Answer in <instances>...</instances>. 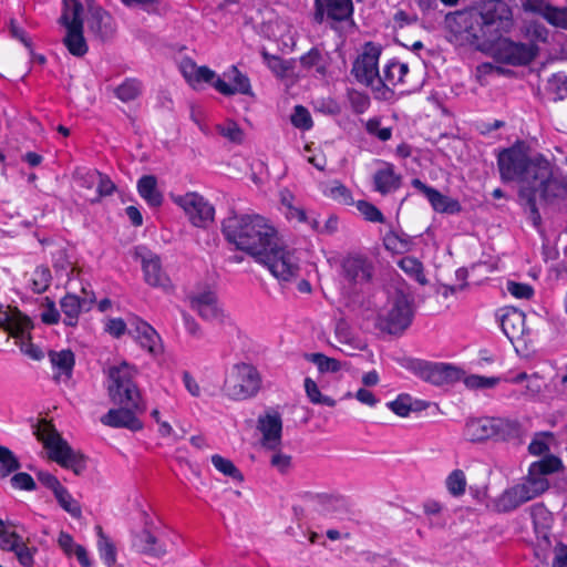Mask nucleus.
<instances>
[{
    "label": "nucleus",
    "instance_id": "obj_34",
    "mask_svg": "<svg viewBox=\"0 0 567 567\" xmlns=\"http://www.w3.org/2000/svg\"><path fill=\"white\" fill-rule=\"evenodd\" d=\"M84 181L85 185H83L84 190L82 196L91 203L99 202L102 197L111 195L115 189V185L112 179H97L95 189H93L94 179Z\"/></svg>",
    "mask_w": 567,
    "mask_h": 567
},
{
    "label": "nucleus",
    "instance_id": "obj_33",
    "mask_svg": "<svg viewBox=\"0 0 567 567\" xmlns=\"http://www.w3.org/2000/svg\"><path fill=\"white\" fill-rule=\"evenodd\" d=\"M49 358L53 368L59 370V375H55V379L61 375H64L66 379L72 377L75 358L74 353L70 349H64L61 351L52 350L49 352Z\"/></svg>",
    "mask_w": 567,
    "mask_h": 567
},
{
    "label": "nucleus",
    "instance_id": "obj_8",
    "mask_svg": "<svg viewBox=\"0 0 567 567\" xmlns=\"http://www.w3.org/2000/svg\"><path fill=\"white\" fill-rule=\"evenodd\" d=\"M257 261L267 266L270 272L281 281L296 279L300 272L295 252L284 247L279 239L276 241V247L268 248Z\"/></svg>",
    "mask_w": 567,
    "mask_h": 567
},
{
    "label": "nucleus",
    "instance_id": "obj_20",
    "mask_svg": "<svg viewBox=\"0 0 567 567\" xmlns=\"http://www.w3.org/2000/svg\"><path fill=\"white\" fill-rule=\"evenodd\" d=\"M224 75L228 78L229 83L217 78L213 83L216 91L226 96L237 93L246 95L251 94V86L248 76L241 73L236 66H231V69Z\"/></svg>",
    "mask_w": 567,
    "mask_h": 567
},
{
    "label": "nucleus",
    "instance_id": "obj_29",
    "mask_svg": "<svg viewBox=\"0 0 567 567\" xmlns=\"http://www.w3.org/2000/svg\"><path fill=\"white\" fill-rule=\"evenodd\" d=\"M65 29L66 34L63 38V43L66 47L70 54L78 58H81L84 54H86L89 47L83 35V27H80L78 24Z\"/></svg>",
    "mask_w": 567,
    "mask_h": 567
},
{
    "label": "nucleus",
    "instance_id": "obj_4",
    "mask_svg": "<svg viewBox=\"0 0 567 567\" xmlns=\"http://www.w3.org/2000/svg\"><path fill=\"white\" fill-rule=\"evenodd\" d=\"M501 177H566L567 171L525 142L518 141L497 156Z\"/></svg>",
    "mask_w": 567,
    "mask_h": 567
},
{
    "label": "nucleus",
    "instance_id": "obj_16",
    "mask_svg": "<svg viewBox=\"0 0 567 567\" xmlns=\"http://www.w3.org/2000/svg\"><path fill=\"white\" fill-rule=\"evenodd\" d=\"M87 28L99 40L107 41L116 32L114 18L97 4H89Z\"/></svg>",
    "mask_w": 567,
    "mask_h": 567
},
{
    "label": "nucleus",
    "instance_id": "obj_54",
    "mask_svg": "<svg viewBox=\"0 0 567 567\" xmlns=\"http://www.w3.org/2000/svg\"><path fill=\"white\" fill-rule=\"evenodd\" d=\"M291 123L295 127L300 130H309L313 124L309 111L302 105L295 106Z\"/></svg>",
    "mask_w": 567,
    "mask_h": 567
},
{
    "label": "nucleus",
    "instance_id": "obj_45",
    "mask_svg": "<svg viewBox=\"0 0 567 567\" xmlns=\"http://www.w3.org/2000/svg\"><path fill=\"white\" fill-rule=\"evenodd\" d=\"M347 96L351 110L354 114L359 115L365 113L371 105L370 96L367 93L360 92L355 89L348 90Z\"/></svg>",
    "mask_w": 567,
    "mask_h": 567
},
{
    "label": "nucleus",
    "instance_id": "obj_63",
    "mask_svg": "<svg viewBox=\"0 0 567 567\" xmlns=\"http://www.w3.org/2000/svg\"><path fill=\"white\" fill-rule=\"evenodd\" d=\"M507 290L511 295L519 299H529L534 293L532 286L515 281L507 282Z\"/></svg>",
    "mask_w": 567,
    "mask_h": 567
},
{
    "label": "nucleus",
    "instance_id": "obj_48",
    "mask_svg": "<svg viewBox=\"0 0 567 567\" xmlns=\"http://www.w3.org/2000/svg\"><path fill=\"white\" fill-rule=\"evenodd\" d=\"M365 132L381 142H386L392 137V127H382L381 117L374 116L364 122Z\"/></svg>",
    "mask_w": 567,
    "mask_h": 567
},
{
    "label": "nucleus",
    "instance_id": "obj_43",
    "mask_svg": "<svg viewBox=\"0 0 567 567\" xmlns=\"http://www.w3.org/2000/svg\"><path fill=\"white\" fill-rule=\"evenodd\" d=\"M300 64L306 69L316 68V71L321 75H324L327 72V65L323 63L322 52L318 48H312L301 55Z\"/></svg>",
    "mask_w": 567,
    "mask_h": 567
},
{
    "label": "nucleus",
    "instance_id": "obj_41",
    "mask_svg": "<svg viewBox=\"0 0 567 567\" xmlns=\"http://www.w3.org/2000/svg\"><path fill=\"white\" fill-rule=\"evenodd\" d=\"M336 337L340 346H351L352 348H367V343L355 338L348 323L340 320L336 326Z\"/></svg>",
    "mask_w": 567,
    "mask_h": 567
},
{
    "label": "nucleus",
    "instance_id": "obj_42",
    "mask_svg": "<svg viewBox=\"0 0 567 567\" xmlns=\"http://www.w3.org/2000/svg\"><path fill=\"white\" fill-rule=\"evenodd\" d=\"M20 467L21 464L13 452L0 445V476L4 478L11 473L17 472Z\"/></svg>",
    "mask_w": 567,
    "mask_h": 567
},
{
    "label": "nucleus",
    "instance_id": "obj_56",
    "mask_svg": "<svg viewBox=\"0 0 567 567\" xmlns=\"http://www.w3.org/2000/svg\"><path fill=\"white\" fill-rule=\"evenodd\" d=\"M270 451L272 452L270 460H269L270 465L274 468H276L279 473L286 474L290 470L291 464H292L291 456L282 453L280 451V449L270 450Z\"/></svg>",
    "mask_w": 567,
    "mask_h": 567
},
{
    "label": "nucleus",
    "instance_id": "obj_39",
    "mask_svg": "<svg viewBox=\"0 0 567 567\" xmlns=\"http://www.w3.org/2000/svg\"><path fill=\"white\" fill-rule=\"evenodd\" d=\"M141 92L142 83L136 79H126L114 90L115 96L123 102L135 100Z\"/></svg>",
    "mask_w": 567,
    "mask_h": 567
},
{
    "label": "nucleus",
    "instance_id": "obj_52",
    "mask_svg": "<svg viewBox=\"0 0 567 567\" xmlns=\"http://www.w3.org/2000/svg\"><path fill=\"white\" fill-rule=\"evenodd\" d=\"M498 383L499 378L497 377H482L472 374L464 379V384L471 390L492 389Z\"/></svg>",
    "mask_w": 567,
    "mask_h": 567
},
{
    "label": "nucleus",
    "instance_id": "obj_62",
    "mask_svg": "<svg viewBox=\"0 0 567 567\" xmlns=\"http://www.w3.org/2000/svg\"><path fill=\"white\" fill-rule=\"evenodd\" d=\"M10 482L11 485L18 489L34 491L37 488V484L32 476L24 472L16 473L11 477Z\"/></svg>",
    "mask_w": 567,
    "mask_h": 567
},
{
    "label": "nucleus",
    "instance_id": "obj_28",
    "mask_svg": "<svg viewBox=\"0 0 567 567\" xmlns=\"http://www.w3.org/2000/svg\"><path fill=\"white\" fill-rule=\"evenodd\" d=\"M464 434L471 442L494 439L493 417L473 419L467 421Z\"/></svg>",
    "mask_w": 567,
    "mask_h": 567
},
{
    "label": "nucleus",
    "instance_id": "obj_46",
    "mask_svg": "<svg viewBox=\"0 0 567 567\" xmlns=\"http://www.w3.org/2000/svg\"><path fill=\"white\" fill-rule=\"evenodd\" d=\"M563 466L560 458L555 455H547L540 461L532 463V472L544 476L558 472Z\"/></svg>",
    "mask_w": 567,
    "mask_h": 567
},
{
    "label": "nucleus",
    "instance_id": "obj_26",
    "mask_svg": "<svg viewBox=\"0 0 567 567\" xmlns=\"http://www.w3.org/2000/svg\"><path fill=\"white\" fill-rule=\"evenodd\" d=\"M527 494L528 492L524 489V486L517 484L504 491L503 494L498 496V498L495 501V508L498 513L512 512L519 507L522 504L530 501Z\"/></svg>",
    "mask_w": 567,
    "mask_h": 567
},
{
    "label": "nucleus",
    "instance_id": "obj_44",
    "mask_svg": "<svg viewBox=\"0 0 567 567\" xmlns=\"http://www.w3.org/2000/svg\"><path fill=\"white\" fill-rule=\"evenodd\" d=\"M52 276L48 267L39 266L32 272L31 289L34 293L44 292L51 284Z\"/></svg>",
    "mask_w": 567,
    "mask_h": 567
},
{
    "label": "nucleus",
    "instance_id": "obj_60",
    "mask_svg": "<svg viewBox=\"0 0 567 567\" xmlns=\"http://www.w3.org/2000/svg\"><path fill=\"white\" fill-rule=\"evenodd\" d=\"M358 210L364 216V218L372 223H383L384 217L383 214L374 205L365 202L358 200L357 203Z\"/></svg>",
    "mask_w": 567,
    "mask_h": 567
},
{
    "label": "nucleus",
    "instance_id": "obj_6",
    "mask_svg": "<svg viewBox=\"0 0 567 567\" xmlns=\"http://www.w3.org/2000/svg\"><path fill=\"white\" fill-rule=\"evenodd\" d=\"M39 440L50 451L49 457L64 468H70L74 474L81 475L85 467V456L74 451L60 435L52 424L44 423L38 432Z\"/></svg>",
    "mask_w": 567,
    "mask_h": 567
},
{
    "label": "nucleus",
    "instance_id": "obj_40",
    "mask_svg": "<svg viewBox=\"0 0 567 567\" xmlns=\"http://www.w3.org/2000/svg\"><path fill=\"white\" fill-rule=\"evenodd\" d=\"M54 496L59 505L71 516H73L74 518L81 517L82 509L79 502L72 497V495L64 486L55 491Z\"/></svg>",
    "mask_w": 567,
    "mask_h": 567
},
{
    "label": "nucleus",
    "instance_id": "obj_5",
    "mask_svg": "<svg viewBox=\"0 0 567 567\" xmlns=\"http://www.w3.org/2000/svg\"><path fill=\"white\" fill-rule=\"evenodd\" d=\"M519 204L533 225L542 233L537 203L567 213L566 179H520Z\"/></svg>",
    "mask_w": 567,
    "mask_h": 567
},
{
    "label": "nucleus",
    "instance_id": "obj_59",
    "mask_svg": "<svg viewBox=\"0 0 567 567\" xmlns=\"http://www.w3.org/2000/svg\"><path fill=\"white\" fill-rule=\"evenodd\" d=\"M218 132L221 136L226 137L233 143H241L244 140V132L235 122H227L218 126Z\"/></svg>",
    "mask_w": 567,
    "mask_h": 567
},
{
    "label": "nucleus",
    "instance_id": "obj_12",
    "mask_svg": "<svg viewBox=\"0 0 567 567\" xmlns=\"http://www.w3.org/2000/svg\"><path fill=\"white\" fill-rule=\"evenodd\" d=\"M409 65L395 59L390 60L383 68L382 78L373 87L374 99L380 101H389L393 97L394 91L391 86L405 83V76L409 73Z\"/></svg>",
    "mask_w": 567,
    "mask_h": 567
},
{
    "label": "nucleus",
    "instance_id": "obj_47",
    "mask_svg": "<svg viewBox=\"0 0 567 567\" xmlns=\"http://www.w3.org/2000/svg\"><path fill=\"white\" fill-rule=\"evenodd\" d=\"M212 463L216 467V470L223 473L224 475L229 476L238 482L244 481L243 474L230 460L225 458L218 454H215L212 456Z\"/></svg>",
    "mask_w": 567,
    "mask_h": 567
},
{
    "label": "nucleus",
    "instance_id": "obj_38",
    "mask_svg": "<svg viewBox=\"0 0 567 567\" xmlns=\"http://www.w3.org/2000/svg\"><path fill=\"white\" fill-rule=\"evenodd\" d=\"M97 547L101 558L107 567H113L116 563V548L111 539L103 533L102 527H97Z\"/></svg>",
    "mask_w": 567,
    "mask_h": 567
},
{
    "label": "nucleus",
    "instance_id": "obj_1",
    "mask_svg": "<svg viewBox=\"0 0 567 567\" xmlns=\"http://www.w3.org/2000/svg\"><path fill=\"white\" fill-rule=\"evenodd\" d=\"M466 39L482 49L493 51L495 58L511 65H526L537 55L534 43L514 42L504 38L513 27L509 6L503 0H487L465 19Z\"/></svg>",
    "mask_w": 567,
    "mask_h": 567
},
{
    "label": "nucleus",
    "instance_id": "obj_64",
    "mask_svg": "<svg viewBox=\"0 0 567 567\" xmlns=\"http://www.w3.org/2000/svg\"><path fill=\"white\" fill-rule=\"evenodd\" d=\"M41 319L47 324H55L60 320V312L55 303L50 298H45V309L41 313Z\"/></svg>",
    "mask_w": 567,
    "mask_h": 567
},
{
    "label": "nucleus",
    "instance_id": "obj_25",
    "mask_svg": "<svg viewBox=\"0 0 567 567\" xmlns=\"http://www.w3.org/2000/svg\"><path fill=\"white\" fill-rule=\"evenodd\" d=\"M190 307L198 312L204 320H214L220 317L217 306V297L213 291H204L189 297Z\"/></svg>",
    "mask_w": 567,
    "mask_h": 567
},
{
    "label": "nucleus",
    "instance_id": "obj_55",
    "mask_svg": "<svg viewBox=\"0 0 567 567\" xmlns=\"http://www.w3.org/2000/svg\"><path fill=\"white\" fill-rule=\"evenodd\" d=\"M388 406L396 415L405 417L412 411V399L409 394H401L396 400L389 402Z\"/></svg>",
    "mask_w": 567,
    "mask_h": 567
},
{
    "label": "nucleus",
    "instance_id": "obj_36",
    "mask_svg": "<svg viewBox=\"0 0 567 567\" xmlns=\"http://www.w3.org/2000/svg\"><path fill=\"white\" fill-rule=\"evenodd\" d=\"M524 489L528 492V496L530 499L537 497L548 489L549 483L548 480L542 475L532 472V467L529 466L528 475L523 483Z\"/></svg>",
    "mask_w": 567,
    "mask_h": 567
},
{
    "label": "nucleus",
    "instance_id": "obj_35",
    "mask_svg": "<svg viewBox=\"0 0 567 567\" xmlns=\"http://www.w3.org/2000/svg\"><path fill=\"white\" fill-rule=\"evenodd\" d=\"M83 6L79 0H63V12L59 19L64 28L72 25L83 27L82 20Z\"/></svg>",
    "mask_w": 567,
    "mask_h": 567
},
{
    "label": "nucleus",
    "instance_id": "obj_57",
    "mask_svg": "<svg viewBox=\"0 0 567 567\" xmlns=\"http://www.w3.org/2000/svg\"><path fill=\"white\" fill-rule=\"evenodd\" d=\"M324 194L337 200L338 203L351 205L353 204V198L351 192L342 184L338 183L336 186L324 189Z\"/></svg>",
    "mask_w": 567,
    "mask_h": 567
},
{
    "label": "nucleus",
    "instance_id": "obj_2",
    "mask_svg": "<svg viewBox=\"0 0 567 567\" xmlns=\"http://www.w3.org/2000/svg\"><path fill=\"white\" fill-rule=\"evenodd\" d=\"M136 370L122 362L117 367L110 368L109 394L117 409H111L101 417V423L111 427H124L136 432L143 429V422L138 419L145 412L140 391L133 381Z\"/></svg>",
    "mask_w": 567,
    "mask_h": 567
},
{
    "label": "nucleus",
    "instance_id": "obj_3",
    "mask_svg": "<svg viewBox=\"0 0 567 567\" xmlns=\"http://www.w3.org/2000/svg\"><path fill=\"white\" fill-rule=\"evenodd\" d=\"M223 233L237 249L246 251L256 260L279 239L276 229L256 216H231L223 224Z\"/></svg>",
    "mask_w": 567,
    "mask_h": 567
},
{
    "label": "nucleus",
    "instance_id": "obj_51",
    "mask_svg": "<svg viewBox=\"0 0 567 567\" xmlns=\"http://www.w3.org/2000/svg\"><path fill=\"white\" fill-rule=\"evenodd\" d=\"M306 358L316 363L320 372H338L341 369V364L338 360L322 353H310L307 354Z\"/></svg>",
    "mask_w": 567,
    "mask_h": 567
},
{
    "label": "nucleus",
    "instance_id": "obj_30",
    "mask_svg": "<svg viewBox=\"0 0 567 567\" xmlns=\"http://www.w3.org/2000/svg\"><path fill=\"white\" fill-rule=\"evenodd\" d=\"M133 545L141 553L154 558H159L166 553V549L158 545L157 538L147 529H144L135 535Z\"/></svg>",
    "mask_w": 567,
    "mask_h": 567
},
{
    "label": "nucleus",
    "instance_id": "obj_17",
    "mask_svg": "<svg viewBox=\"0 0 567 567\" xmlns=\"http://www.w3.org/2000/svg\"><path fill=\"white\" fill-rule=\"evenodd\" d=\"M353 13L351 0H315L313 21L321 24L324 16L334 21H346Z\"/></svg>",
    "mask_w": 567,
    "mask_h": 567
},
{
    "label": "nucleus",
    "instance_id": "obj_50",
    "mask_svg": "<svg viewBox=\"0 0 567 567\" xmlns=\"http://www.w3.org/2000/svg\"><path fill=\"white\" fill-rule=\"evenodd\" d=\"M262 60L269 70L278 78H285L287 75L290 65L280 56L272 55L266 50L261 52Z\"/></svg>",
    "mask_w": 567,
    "mask_h": 567
},
{
    "label": "nucleus",
    "instance_id": "obj_14",
    "mask_svg": "<svg viewBox=\"0 0 567 567\" xmlns=\"http://www.w3.org/2000/svg\"><path fill=\"white\" fill-rule=\"evenodd\" d=\"M257 429L261 433L260 445L266 450H278L282 444V419L279 412L268 410L259 415Z\"/></svg>",
    "mask_w": 567,
    "mask_h": 567
},
{
    "label": "nucleus",
    "instance_id": "obj_49",
    "mask_svg": "<svg viewBox=\"0 0 567 567\" xmlns=\"http://www.w3.org/2000/svg\"><path fill=\"white\" fill-rule=\"evenodd\" d=\"M447 491L453 496H461L466 489V477L462 470H454L450 473L445 481Z\"/></svg>",
    "mask_w": 567,
    "mask_h": 567
},
{
    "label": "nucleus",
    "instance_id": "obj_18",
    "mask_svg": "<svg viewBox=\"0 0 567 567\" xmlns=\"http://www.w3.org/2000/svg\"><path fill=\"white\" fill-rule=\"evenodd\" d=\"M82 292L85 295L83 298L73 293H68L61 299L60 307L64 316V324L75 327L78 324L80 313L82 311L90 310L91 306L95 302V296L93 292L87 293L85 288L82 289Z\"/></svg>",
    "mask_w": 567,
    "mask_h": 567
},
{
    "label": "nucleus",
    "instance_id": "obj_27",
    "mask_svg": "<svg viewBox=\"0 0 567 567\" xmlns=\"http://www.w3.org/2000/svg\"><path fill=\"white\" fill-rule=\"evenodd\" d=\"M0 327L14 338H23L24 333L32 328V322L18 311L12 315L3 312L0 313Z\"/></svg>",
    "mask_w": 567,
    "mask_h": 567
},
{
    "label": "nucleus",
    "instance_id": "obj_19",
    "mask_svg": "<svg viewBox=\"0 0 567 567\" xmlns=\"http://www.w3.org/2000/svg\"><path fill=\"white\" fill-rule=\"evenodd\" d=\"M413 186L425 195L436 213L455 215L462 212V206L457 199L443 195L439 190L423 184L421 179H413Z\"/></svg>",
    "mask_w": 567,
    "mask_h": 567
},
{
    "label": "nucleus",
    "instance_id": "obj_61",
    "mask_svg": "<svg viewBox=\"0 0 567 567\" xmlns=\"http://www.w3.org/2000/svg\"><path fill=\"white\" fill-rule=\"evenodd\" d=\"M548 89L563 99L567 94V75L564 73L553 74L548 79Z\"/></svg>",
    "mask_w": 567,
    "mask_h": 567
},
{
    "label": "nucleus",
    "instance_id": "obj_9",
    "mask_svg": "<svg viewBox=\"0 0 567 567\" xmlns=\"http://www.w3.org/2000/svg\"><path fill=\"white\" fill-rule=\"evenodd\" d=\"M413 310L410 298L403 292H396L390 309L378 316L377 327L389 334H401L412 322Z\"/></svg>",
    "mask_w": 567,
    "mask_h": 567
},
{
    "label": "nucleus",
    "instance_id": "obj_53",
    "mask_svg": "<svg viewBox=\"0 0 567 567\" xmlns=\"http://www.w3.org/2000/svg\"><path fill=\"white\" fill-rule=\"evenodd\" d=\"M553 543L550 540V534L536 536V543L534 546L535 556L542 561L546 563L549 554L554 553Z\"/></svg>",
    "mask_w": 567,
    "mask_h": 567
},
{
    "label": "nucleus",
    "instance_id": "obj_22",
    "mask_svg": "<svg viewBox=\"0 0 567 567\" xmlns=\"http://www.w3.org/2000/svg\"><path fill=\"white\" fill-rule=\"evenodd\" d=\"M501 327L503 332L506 334L511 342H526V327L524 312L514 308L505 309L504 313L501 316Z\"/></svg>",
    "mask_w": 567,
    "mask_h": 567
},
{
    "label": "nucleus",
    "instance_id": "obj_13",
    "mask_svg": "<svg viewBox=\"0 0 567 567\" xmlns=\"http://www.w3.org/2000/svg\"><path fill=\"white\" fill-rule=\"evenodd\" d=\"M175 204L184 209L192 224L196 227H204L214 218V208L196 193L185 195H172Z\"/></svg>",
    "mask_w": 567,
    "mask_h": 567
},
{
    "label": "nucleus",
    "instance_id": "obj_23",
    "mask_svg": "<svg viewBox=\"0 0 567 567\" xmlns=\"http://www.w3.org/2000/svg\"><path fill=\"white\" fill-rule=\"evenodd\" d=\"M494 440L520 444L525 430L520 422L509 417H493Z\"/></svg>",
    "mask_w": 567,
    "mask_h": 567
},
{
    "label": "nucleus",
    "instance_id": "obj_15",
    "mask_svg": "<svg viewBox=\"0 0 567 567\" xmlns=\"http://www.w3.org/2000/svg\"><path fill=\"white\" fill-rule=\"evenodd\" d=\"M341 267L344 278L353 285L370 282L374 270L372 261L359 254L348 255L342 260Z\"/></svg>",
    "mask_w": 567,
    "mask_h": 567
},
{
    "label": "nucleus",
    "instance_id": "obj_58",
    "mask_svg": "<svg viewBox=\"0 0 567 567\" xmlns=\"http://www.w3.org/2000/svg\"><path fill=\"white\" fill-rule=\"evenodd\" d=\"M400 267L408 274L415 276V278L421 282L425 284L426 280L423 274L422 264L412 257H405L400 261Z\"/></svg>",
    "mask_w": 567,
    "mask_h": 567
},
{
    "label": "nucleus",
    "instance_id": "obj_37",
    "mask_svg": "<svg viewBox=\"0 0 567 567\" xmlns=\"http://www.w3.org/2000/svg\"><path fill=\"white\" fill-rule=\"evenodd\" d=\"M137 189L141 196L153 207L163 202V195L157 189L156 179H138Z\"/></svg>",
    "mask_w": 567,
    "mask_h": 567
},
{
    "label": "nucleus",
    "instance_id": "obj_24",
    "mask_svg": "<svg viewBox=\"0 0 567 567\" xmlns=\"http://www.w3.org/2000/svg\"><path fill=\"white\" fill-rule=\"evenodd\" d=\"M128 334L135 338L141 347L145 348L148 352L155 353L159 347L161 338L153 327L147 322L135 319L131 322Z\"/></svg>",
    "mask_w": 567,
    "mask_h": 567
},
{
    "label": "nucleus",
    "instance_id": "obj_10",
    "mask_svg": "<svg viewBox=\"0 0 567 567\" xmlns=\"http://www.w3.org/2000/svg\"><path fill=\"white\" fill-rule=\"evenodd\" d=\"M382 49L374 42H367L363 47V51L354 60L351 69V74L354 76L357 82L369 86L373 90L375 87L379 78H382L379 72V59Z\"/></svg>",
    "mask_w": 567,
    "mask_h": 567
},
{
    "label": "nucleus",
    "instance_id": "obj_32",
    "mask_svg": "<svg viewBox=\"0 0 567 567\" xmlns=\"http://www.w3.org/2000/svg\"><path fill=\"white\" fill-rule=\"evenodd\" d=\"M529 515L536 536L550 534L553 516L543 504L533 505L529 509Z\"/></svg>",
    "mask_w": 567,
    "mask_h": 567
},
{
    "label": "nucleus",
    "instance_id": "obj_7",
    "mask_svg": "<svg viewBox=\"0 0 567 567\" xmlns=\"http://www.w3.org/2000/svg\"><path fill=\"white\" fill-rule=\"evenodd\" d=\"M261 378L258 370L249 363L240 362L231 367L225 382L226 395L234 400L254 396L260 390Z\"/></svg>",
    "mask_w": 567,
    "mask_h": 567
},
{
    "label": "nucleus",
    "instance_id": "obj_11",
    "mask_svg": "<svg viewBox=\"0 0 567 567\" xmlns=\"http://www.w3.org/2000/svg\"><path fill=\"white\" fill-rule=\"evenodd\" d=\"M410 369L422 380L434 385L454 383L463 375L462 370L454 365L446 363H430L421 360L412 361Z\"/></svg>",
    "mask_w": 567,
    "mask_h": 567
},
{
    "label": "nucleus",
    "instance_id": "obj_21",
    "mask_svg": "<svg viewBox=\"0 0 567 567\" xmlns=\"http://www.w3.org/2000/svg\"><path fill=\"white\" fill-rule=\"evenodd\" d=\"M522 6L525 11L540 13L551 25L567 30V9L553 7L537 0H523Z\"/></svg>",
    "mask_w": 567,
    "mask_h": 567
},
{
    "label": "nucleus",
    "instance_id": "obj_31",
    "mask_svg": "<svg viewBox=\"0 0 567 567\" xmlns=\"http://www.w3.org/2000/svg\"><path fill=\"white\" fill-rule=\"evenodd\" d=\"M143 270L147 284L154 287H167L168 277L162 271L161 261L157 256L143 259Z\"/></svg>",
    "mask_w": 567,
    "mask_h": 567
}]
</instances>
